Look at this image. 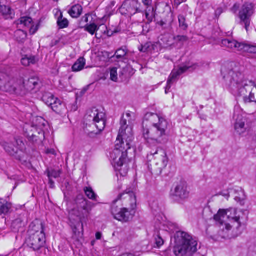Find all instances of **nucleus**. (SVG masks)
Wrapping results in <instances>:
<instances>
[{"instance_id": "40", "label": "nucleus", "mask_w": 256, "mask_h": 256, "mask_svg": "<svg viewBox=\"0 0 256 256\" xmlns=\"http://www.w3.org/2000/svg\"><path fill=\"white\" fill-rule=\"evenodd\" d=\"M156 10L155 8H152V12L151 14H149L147 10H146L145 14H146V19L148 20V22H152L154 19L155 18L156 13Z\"/></svg>"}, {"instance_id": "42", "label": "nucleus", "mask_w": 256, "mask_h": 256, "mask_svg": "<svg viewBox=\"0 0 256 256\" xmlns=\"http://www.w3.org/2000/svg\"><path fill=\"white\" fill-rule=\"evenodd\" d=\"M110 78L114 82H117L118 79L117 68H113L110 70Z\"/></svg>"}, {"instance_id": "11", "label": "nucleus", "mask_w": 256, "mask_h": 256, "mask_svg": "<svg viewBox=\"0 0 256 256\" xmlns=\"http://www.w3.org/2000/svg\"><path fill=\"white\" fill-rule=\"evenodd\" d=\"M254 13V6L252 3H245L240 8L238 13L240 24L247 32L248 31L252 22V16Z\"/></svg>"}, {"instance_id": "20", "label": "nucleus", "mask_w": 256, "mask_h": 256, "mask_svg": "<svg viewBox=\"0 0 256 256\" xmlns=\"http://www.w3.org/2000/svg\"><path fill=\"white\" fill-rule=\"evenodd\" d=\"M230 193L236 202H239L241 206L244 204L246 196L244 191L241 188L232 189L230 190Z\"/></svg>"}, {"instance_id": "3", "label": "nucleus", "mask_w": 256, "mask_h": 256, "mask_svg": "<svg viewBox=\"0 0 256 256\" xmlns=\"http://www.w3.org/2000/svg\"><path fill=\"white\" fill-rule=\"evenodd\" d=\"M120 128L116 142L115 148L110 153V158L116 164V161L126 160L127 158V152L130 149L134 136L132 128L127 124V120L122 118Z\"/></svg>"}, {"instance_id": "47", "label": "nucleus", "mask_w": 256, "mask_h": 256, "mask_svg": "<svg viewBox=\"0 0 256 256\" xmlns=\"http://www.w3.org/2000/svg\"><path fill=\"white\" fill-rule=\"evenodd\" d=\"M150 44H144V46L142 45L141 46V48H139V50H140V51L142 52H146L148 50V49L150 48Z\"/></svg>"}, {"instance_id": "22", "label": "nucleus", "mask_w": 256, "mask_h": 256, "mask_svg": "<svg viewBox=\"0 0 256 256\" xmlns=\"http://www.w3.org/2000/svg\"><path fill=\"white\" fill-rule=\"evenodd\" d=\"M126 162L127 158L126 159V160L116 161V164H115L114 166L116 170L119 172L120 174L122 176H126L129 170Z\"/></svg>"}, {"instance_id": "30", "label": "nucleus", "mask_w": 256, "mask_h": 256, "mask_svg": "<svg viewBox=\"0 0 256 256\" xmlns=\"http://www.w3.org/2000/svg\"><path fill=\"white\" fill-rule=\"evenodd\" d=\"M68 21L66 18H63L62 12H60L57 20V24L60 28L62 29L68 26Z\"/></svg>"}, {"instance_id": "51", "label": "nucleus", "mask_w": 256, "mask_h": 256, "mask_svg": "<svg viewBox=\"0 0 256 256\" xmlns=\"http://www.w3.org/2000/svg\"><path fill=\"white\" fill-rule=\"evenodd\" d=\"M186 0H174V5L178 7L182 3L184 2H186Z\"/></svg>"}, {"instance_id": "37", "label": "nucleus", "mask_w": 256, "mask_h": 256, "mask_svg": "<svg viewBox=\"0 0 256 256\" xmlns=\"http://www.w3.org/2000/svg\"><path fill=\"white\" fill-rule=\"evenodd\" d=\"M32 22V19L30 17H22L20 19L18 24L28 27L31 26Z\"/></svg>"}, {"instance_id": "29", "label": "nucleus", "mask_w": 256, "mask_h": 256, "mask_svg": "<svg viewBox=\"0 0 256 256\" xmlns=\"http://www.w3.org/2000/svg\"><path fill=\"white\" fill-rule=\"evenodd\" d=\"M242 52L256 54V44L243 42Z\"/></svg>"}, {"instance_id": "39", "label": "nucleus", "mask_w": 256, "mask_h": 256, "mask_svg": "<svg viewBox=\"0 0 256 256\" xmlns=\"http://www.w3.org/2000/svg\"><path fill=\"white\" fill-rule=\"evenodd\" d=\"M133 70L132 68L130 66H126V68H122L120 72L119 76L120 78L123 80L124 78H126L127 76H130V74H128V72L130 70Z\"/></svg>"}, {"instance_id": "27", "label": "nucleus", "mask_w": 256, "mask_h": 256, "mask_svg": "<svg viewBox=\"0 0 256 256\" xmlns=\"http://www.w3.org/2000/svg\"><path fill=\"white\" fill-rule=\"evenodd\" d=\"M86 64V60L84 58H80L72 66L73 72L82 70Z\"/></svg>"}, {"instance_id": "16", "label": "nucleus", "mask_w": 256, "mask_h": 256, "mask_svg": "<svg viewBox=\"0 0 256 256\" xmlns=\"http://www.w3.org/2000/svg\"><path fill=\"white\" fill-rule=\"evenodd\" d=\"M196 67L197 64H194L192 66H180L176 71H172L167 82V86L166 87L165 90L166 94L168 93L169 90L171 88L172 84L176 81V80L178 76L184 73L189 69L192 68V70H194L196 69Z\"/></svg>"}, {"instance_id": "56", "label": "nucleus", "mask_w": 256, "mask_h": 256, "mask_svg": "<svg viewBox=\"0 0 256 256\" xmlns=\"http://www.w3.org/2000/svg\"><path fill=\"white\" fill-rule=\"evenodd\" d=\"M49 181L52 184H54V182L52 180V178H49Z\"/></svg>"}, {"instance_id": "28", "label": "nucleus", "mask_w": 256, "mask_h": 256, "mask_svg": "<svg viewBox=\"0 0 256 256\" xmlns=\"http://www.w3.org/2000/svg\"><path fill=\"white\" fill-rule=\"evenodd\" d=\"M0 14L6 16H10L12 14V9L4 4V0H0Z\"/></svg>"}, {"instance_id": "57", "label": "nucleus", "mask_w": 256, "mask_h": 256, "mask_svg": "<svg viewBox=\"0 0 256 256\" xmlns=\"http://www.w3.org/2000/svg\"><path fill=\"white\" fill-rule=\"evenodd\" d=\"M106 18V16H104V17L102 18V21L103 22L105 20Z\"/></svg>"}, {"instance_id": "34", "label": "nucleus", "mask_w": 256, "mask_h": 256, "mask_svg": "<svg viewBox=\"0 0 256 256\" xmlns=\"http://www.w3.org/2000/svg\"><path fill=\"white\" fill-rule=\"evenodd\" d=\"M14 36L17 41L22 42L26 38L27 34L24 30H18L15 32Z\"/></svg>"}, {"instance_id": "12", "label": "nucleus", "mask_w": 256, "mask_h": 256, "mask_svg": "<svg viewBox=\"0 0 256 256\" xmlns=\"http://www.w3.org/2000/svg\"><path fill=\"white\" fill-rule=\"evenodd\" d=\"M118 200H114L111 207L112 214L114 218L119 221L126 222L132 218L128 208L123 207L118 204Z\"/></svg>"}, {"instance_id": "44", "label": "nucleus", "mask_w": 256, "mask_h": 256, "mask_svg": "<svg viewBox=\"0 0 256 256\" xmlns=\"http://www.w3.org/2000/svg\"><path fill=\"white\" fill-rule=\"evenodd\" d=\"M155 242L156 244L157 247L160 248V246H162L164 244V240L162 238V237L160 236V234H158L155 238Z\"/></svg>"}, {"instance_id": "13", "label": "nucleus", "mask_w": 256, "mask_h": 256, "mask_svg": "<svg viewBox=\"0 0 256 256\" xmlns=\"http://www.w3.org/2000/svg\"><path fill=\"white\" fill-rule=\"evenodd\" d=\"M118 200V204L122 202V206L124 208H128V210H134L136 205V200L135 194L130 190H126V192L118 195V198L116 200Z\"/></svg>"}, {"instance_id": "24", "label": "nucleus", "mask_w": 256, "mask_h": 256, "mask_svg": "<svg viewBox=\"0 0 256 256\" xmlns=\"http://www.w3.org/2000/svg\"><path fill=\"white\" fill-rule=\"evenodd\" d=\"M24 132L26 136L30 140L33 142H36L38 140L36 138V135L34 130H36V128L33 126L26 125L24 128Z\"/></svg>"}, {"instance_id": "15", "label": "nucleus", "mask_w": 256, "mask_h": 256, "mask_svg": "<svg viewBox=\"0 0 256 256\" xmlns=\"http://www.w3.org/2000/svg\"><path fill=\"white\" fill-rule=\"evenodd\" d=\"M120 8L124 12H126V14L131 16L143 12L141 4L136 0H125Z\"/></svg>"}, {"instance_id": "61", "label": "nucleus", "mask_w": 256, "mask_h": 256, "mask_svg": "<svg viewBox=\"0 0 256 256\" xmlns=\"http://www.w3.org/2000/svg\"><path fill=\"white\" fill-rule=\"evenodd\" d=\"M166 44L167 45H170V44H170V43H169V42H166Z\"/></svg>"}, {"instance_id": "25", "label": "nucleus", "mask_w": 256, "mask_h": 256, "mask_svg": "<svg viewBox=\"0 0 256 256\" xmlns=\"http://www.w3.org/2000/svg\"><path fill=\"white\" fill-rule=\"evenodd\" d=\"M58 98H54V95L50 92H44L42 97V101L48 106H52L54 101L57 100Z\"/></svg>"}, {"instance_id": "58", "label": "nucleus", "mask_w": 256, "mask_h": 256, "mask_svg": "<svg viewBox=\"0 0 256 256\" xmlns=\"http://www.w3.org/2000/svg\"><path fill=\"white\" fill-rule=\"evenodd\" d=\"M111 4L114 6L115 4V2L114 1H112L111 2Z\"/></svg>"}, {"instance_id": "48", "label": "nucleus", "mask_w": 256, "mask_h": 256, "mask_svg": "<svg viewBox=\"0 0 256 256\" xmlns=\"http://www.w3.org/2000/svg\"><path fill=\"white\" fill-rule=\"evenodd\" d=\"M38 29V25L36 26H32L30 30V32L31 34H34Z\"/></svg>"}, {"instance_id": "10", "label": "nucleus", "mask_w": 256, "mask_h": 256, "mask_svg": "<svg viewBox=\"0 0 256 256\" xmlns=\"http://www.w3.org/2000/svg\"><path fill=\"white\" fill-rule=\"evenodd\" d=\"M39 80L36 77H32L27 80L22 78H16L14 94L20 96L25 95L27 92L34 89L38 84Z\"/></svg>"}, {"instance_id": "32", "label": "nucleus", "mask_w": 256, "mask_h": 256, "mask_svg": "<svg viewBox=\"0 0 256 256\" xmlns=\"http://www.w3.org/2000/svg\"><path fill=\"white\" fill-rule=\"evenodd\" d=\"M179 27L182 30H186L188 28V24L186 22V17L183 14L178 16Z\"/></svg>"}, {"instance_id": "60", "label": "nucleus", "mask_w": 256, "mask_h": 256, "mask_svg": "<svg viewBox=\"0 0 256 256\" xmlns=\"http://www.w3.org/2000/svg\"><path fill=\"white\" fill-rule=\"evenodd\" d=\"M164 24V22H160V24H161V26H162Z\"/></svg>"}, {"instance_id": "17", "label": "nucleus", "mask_w": 256, "mask_h": 256, "mask_svg": "<svg viewBox=\"0 0 256 256\" xmlns=\"http://www.w3.org/2000/svg\"><path fill=\"white\" fill-rule=\"evenodd\" d=\"M189 194L186 183L180 182L174 188L172 196L176 200H184L188 198Z\"/></svg>"}, {"instance_id": "35", "label": "nucleus", "mask_w": 256, "mask_h": 256, "mask_svg": "<svg viewBox=\"0 0 256 256\" xmlns=\"http://www.w3.org/2000/svg\"><path fill=\"white\" fill-rule=\"evenodd\" d=\"M86 195L92 200H96L97 196L90 187H85L84 189Z\"/></svg>"}, {"instance_id": "55", "label": "nucleus", "mask_w": 256, "mask_h": 256, "mask_svg": "<svg viewBox=\"0 0 256 256\" xmlns=\"http://www.w3.org/2000/svg\"><path fill=\"white\" fill-rule=\"evenodd\" d=\"M102 234L100 232H97L96 234V237L97 240H100L102 238Z\"/></svg>"}, {"instance_id": "49", "label": "nucleus", "mask_w": 256, "mask_h": 256, "mask_svg": "<svg viewBox=\"0 0 256 256\" xmlns=\"http://www.w3.org/2000/svg\"><path fill=\"white\" fill-rule=\"evenodd\" d=\"M152 0H142V2L146 6L147 8H148L152 6Z\"/></svg>"}, {"instance_id": "41", "label": "nucleus", "mask_w": 256, "mask_h": 256, "mask_svg": "<svg viewBox=\"0 0 256 256\" xmlns=\"http://www.w3.org/2000/svg\"><path fill=\"white\" fill-rule=\"evenodd\" d=\"M173 39L176 42H179L181 44H183L184 42L188 40V37L186 36H180L178 35L173 38Z\"/></svg>"}, {"instance_id": "38", "label": "nucleus", "mask_w": 256, "mask_h": 256, "mask_svg": "<svg viewBox=\"0 0 256 256\" xmlns=\"http://www.w3.org/2000/svg\"><path fill=\"white\" fill-rule=\"evenodd\" d=\"M99 30V28L94 23L90 24H86V30L90 33L92 35H94L96 32Z\"/></svg>"}, {"instance_id": "1", "label": "nucleus", "mask_w": 256, "mask_h": 256, "mask_svg": "<svg viewBox=\"0 0 256 256\" xmlns=\"http://www.w3.org/2000/svg\"><path fill=\"white\" fill-rule=\"evenodd\" d=\"M221 72L226 85L234 96L242 98L246 103H256V85L245 78L238 64L226 62L222 66Z\"/></svg>"}, {"instance_id": "23", "label": "nucleus", "mask_w": 256, "mask_h": 256, "mask_svg": "<svg viewBox=\"0 0 256 256\" xmlns=\"http://www.w3.org/2000/svg\"><path fill=\"white\" fill-rule=\"evenodd\" d=\"M4 147L6 152L12 156H14L16 159L20 160V156L18 154V148H16L12 144H6L4 145Z\"/></svg>"}, {"instance_id": "8", "label": "nucleus", "mask_w": 256, "mask_h": 256, "mask_svg": "<svg viewBox=\"0 0 256 256\" xmlns=\"http://www.w3.org/2000/svg\"><path fill=\"white\" fill-rule=\"evenodd\" d=\"M92 204L86 199L82 195H78L75 200V206L69 212L70 220H78L83 228L82 221L88 216Z\"/></svg>"}, {"instance_id": "59", "label": "nucleus", "mask_w": 256, "mask_h": 256, "mask_svg": "<svg viewBox=\"0 0 256 256\" xmlns=\"http://www.w3.org/2000/svg\"><path fill=\"white\" fill-rule=\"evenodd\" d=\"M126 116L127 118H130V114H126Z\"/></svg>"}, {"instance_id": "18", "label": "nucleus", "mask_w": 256, "mask_h": 256, "mask_svg": "<svg viewBox=\"0 0 256 256\" xmlns=\"http://www.w3.org/2000/svg\"><path fill=\"white\" fill-rule=\"evenodd\" d=\"M234 118L236 120L235 130L239 134H244L246 131V128L245 127L246 119L242 115L236 113H234Z\"/></svg>"}, {"instance_id": "31", "label": "nucleus", "mask_w": 256, "mask_h": 256, "mask_svg": "<svg viewBox=\"0 0 256 256\" xmlns=\"http://www.w3.org/2000/svg\"><path fill=\"white\" fill-rule=\"evenodd\" d=\"M64 108V105L62 104V102L58 99L54 101V102L51 106L52 109L58 114H61Z\"/></svg>"}, {"instance_id": "45", "label": "nucleus", "mask_w": 256, "mask_h": 256, "mask_svg": "<svg viewBox=\"0 0 256 256\" xmlns=\"http://www.w3.org/2000/svg\"><path fill=\"white\" fill-rule=\"evenodd\" d=\"M15 142L18 145L17 146H15L16 148H18V152L22 150L24 146V144L23 142L20 139H15Z\"/></svg>"}, {"instance_id": "2", "label": "nucleus", "mask_w": 256, "mask_h": 256, "mask_svg": "<svg viewBox=\"0 0 256 256\" xmlns=\"http://www.w3.org/2000/svg\"><path fill=\"white\" fill-rule=\"evenodd\" d=\"M168 123L157 114L148 112L143 122V136L150 144L157 145L166 143L168 140Z\"/></svg>"}, {"instance_id": "14", "label": "nucleus", "mask_w": 256, "mask_h": 256, "mask_svg": "<svg viewBox=\"0 0 256 256\" xmlns=\"http://www.w3.org/2000/svg\"><path fill=\"white\" fill-rule=\"evenodd\" d=\"M16 78H11L4 72H0V90L14 94Z\"/></svg>"}, {"instance_id": "54", "label": "nucleus", "mask_w": 256, "mask_h": 256, "mask_svg": "<svg viewBox=\"0 0 256 256\" xmlns=\"http://www.w3.org/2000/svg\"><path fill=\"white\" fill-rule=\"evenodd\" d=\"M46 153L48 154H52L53 155L56 154V151L54 150V149H48L46 150Z\"/></svg>"}, {"instance_id": "21", "label": "nucleus", "mask_w": 256, "mask_h": 256, "mask_svg": "<svg viewBox=\"0 0 256 256\" xmlns=\"http://www.w3.org/2000/svg\"><path fill=\"white\" fill-rule=\"evenodd\" d=\"M128 50L122 48L118 49L112 58H116L117 62H126L128 60Z\"/></svg>"}, {"instance_id": "5", "label": "nucleus", "mask_w": 256, "mask_h": 256, "mask_svg": "<svg viewBox=\"0 0 256 256\" xmlns=\"http://www.w3.org/2000/svg\"><path fill=\"white\" fill-rule=\"evenodd\" d=\"M175 242L174 252L176 256H193L198 250L197 241L186 232H178Z\"/></svg>"}, {"instance_id": "4", "label": "nucleus", "mask_w": 256, "mask_h": 256, "mask_svg": "<svg viewBox=\"0 0 256 256\" xmlns=\"http://www.w3.org/2000/svg\"><path fill=\"white\" fill-rule=\"evenodd\" d=\"M28 237L26 240L28 246L34 251L38 252L44 250L46 238L43 222L36 220L30 224L28 231Z\"/></svg>"}, {"instance_id": "26", "label": "nucleus", "mask_w": 256, "mask_h": 256, "mask_svg": "<svg viewBox=\"0 0 256 256\" xmlns=\"http://www.w3.org/2000/svg\"><path fill=\"white\" fill-rule=\"evenodd\" d=\"M82 11V8L79 4H76L68 10V14L73 18H78L79 17Z\"/></svg>"}, {"instance_id": "46", "label": "nucleus", "mask_w": 256, "mask_h": 256, "mask_svg": "<svg viewBox=\"0 0 256 256\" xmlns=\"http://www.w3.org/2000/svg\"><path fill=\"white\" fill-rule=\"evenodd\" d=\"M22 221L20 219H16L14 220L12 224V226L15 228L16 226H18V228L22 226Z\"/></svg>"}, {"instance_id": "6", "label": "nucleus", "mask_w": 256, "mask_h": 256, "mask_svg": "<svg viewBox=\"0 0 256 256\" xmlns=\"http://www.w3.org/2000/svg\"><path fill=\"white\" fill-rule=\"evenodd\" d=\"M248 212L246 210L237 211L234 208L226 210H220L218 214L214 216V220L220 224H225L227 230H230L231 226L226 224L227 220H232L238 224V226L245 225L248 220Z\"/></svg>"}, {"instance_id": "50", "label": "nucleus", "mask_w": 256, "mask_h": 256, "mask_svg": "<svg viewBox=\"0 0 256 256\" xmlns=\"http://www.w3.org/2000/svg\"><path fill=\"white\" fill-rule=\"evenodd\" d=\"M230 194H231L230 191L229 192H220L218 194L222 196H223L226 198L227 200H228L229 197L230 196Z\"/></svg>"}, {"instance_id": "7", "label": "nucleus", "mask_w": 256, "mask_h": 256, "mask_svg": "<svg viewBox=\"0 0 256 256\" xmlns=\"http://www.w3.org/2000/svg\"><path fill=\"white\" fill-rule=\"evenodd\" d=\"M148 166L152 172L160 174L168 164L166 150L160 148L152 150L148 154Z\"/></svg>"}, {"instance_id": "43", "label": "nucleus", "mask_w": 256, "mask_h": 256, "mask_svg": "<svg viewBox=\"0 0 256 256\" xmlns=\"http://www.w3.org/2000/svg\"><path fill=\"white\" fill-rule=\"evenodd\" d=\"M61 174V172L60 170H48V176L49 178H58Z\"/></svg>"}, {"instance_id": "52", "label": "nucleus", "mask_w": 256, "mask_h": 256, "mask_svg": "<svg viewBox=\"0 0 256 256\" xmlns=\"http://www.w3.org/2000/svg\"><path fill=\"white\" fill-rule=\"evenodd\" d=\"M170 230L172 231L176 230V229L178 228V224H170Z\"/></svg>"}, {"instance_id": "33", "label": "nucleus", "mask_w": 256, "mask_h": 256, "mask_svg": "<svg viewBox=\"0 0 256 256\" xmlns=\"http://www.w3.org/2000/svg\"><path fill=\"white\" fill-rule=\"evenodd\" d=\"M12 208V205L10 203H3L0 202V215L8 214Z\"/></svg>"}, {"instance_id": "53", "label": "nucleus", "mask_w": 256, "mask_h": 256, "mask_svg": "<svg viewBox=\"0 0 256 256\" xmlns=\"http://www.w3.org/2000/svg\"><path fill=\"white\" fill-rule=\"evenodd\" d=\"M90 15L88 14H86L84 17L82 18V22H84L86 23H88V17Z\"/></svg>"}, {"instance_id": "36", "label": "nucleus", "mask_w": 256, "mask_h": 256, "mask_svg": "<svg viewBox=\"0 0 256 256\" xmlns=\"http://www.w3.org/2000/svg\"><path fill=\"white\" fill-rule=\"evenodd\" d=\"M21 62L23 66H28L30 64H34L36 63V59L34 56L30 58L24 57L21 60Z\"/></svg>"}, {"instance_id": "9", "label": "nucleus", "mask_w": 256, "mask_h": 256, "mask_svg": "<svg viewBox=\"0 0 256 256\" xmlns=\"http://www.w3.org/2000/svg\"><path fill=\"white\" fill-rule=\"evenodd\" d=\"M86 118L92 123L90 124V128H96V130H90L87 128L88 134L92 136L93 134H98L102 132L106 126V114L94 108L89 110L86 116Z\"/></svg>"}, {"instance_id": "62", "label": "nucleus", "mask_w": 256, "mask_h": 256, "mask_svg": "<svg viewBox=\"0 0 256 256\" xmlns=\"http://www.w3.org/2000/svg\"><path fill=\"white\" fill-rule=\"evenodd\" d=\"M168 37H170V36H166L164 37V38H168Z\"/></svg>"}, {"instance_id": "19", "label": "nucleus", "mask_w": 256, "mask_h": 256, "mask_svg": "<svg viewBox=\"0 0 256 256\" xmlns=\"http://www.w3.org/2000/svg\"><path fill=\"white\" fill-rule=\"evenodd\" d=\"M243 42H238L232 38H226L222 41V46L226 47L234 51L240 52L242 50Z\"/></svg>"}]
</instances>
